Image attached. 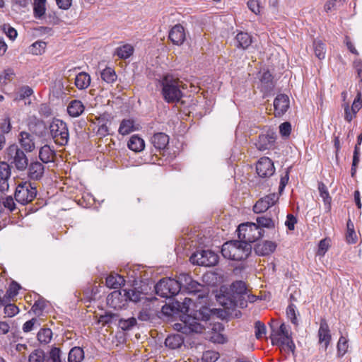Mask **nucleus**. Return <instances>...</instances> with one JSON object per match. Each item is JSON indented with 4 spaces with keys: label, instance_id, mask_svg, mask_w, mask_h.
<instances>
[{
    "label": "nucleus",
    "instance_id": "f257e3e1",
    "mask_svg": "<svg viewBox=\"0 0 362 362\" xmlns=\"http://www.w3.org/2000/svg\"><path fill=\"white\" fill-rule=\"evenodd\" d=\"M161 313L168 317L179 315L182 323L175 324L177 329L183 334L202 333L205 324L212 315V310L202 306L199 310H191L186 303L173 301L162 306Z\"/></svg>",
    "mask_w": 362,
    "mask_h": 362
},
{
    "label": "nucleus",
    "instance_id": "f03ea898",
    "mask_svg": "<svg viewBox=\"0 0 362 362\" xmlns=\"http://www.w3.org/2000/svg\"><path fill=\"white\" fill-rule=\"evenodd\" d=\"M251 251V245L239 239L226 242L222 245L221 252L226 259L242 261L249 257Z\"/></svg>",
    "mask_w": 362,
    "mask_h": 362
},
{
    "label": "nucleus",
    "instance_id": "7ed1b4c3",
    "mask_svg": "<svg viewBox=\"0 0 362 362\" xmlns=\"http://www.w3.org/2000/svg\"><path fill=\"white\" fill-rule=\"evenodd\" d=\"M178 284L180 291L182 290L189 295L196 296L198 299L207 297L209 292L208 286L199 284L188 274H180L178 276Z\"/></svg>",
    "mask_w": 362,
    "mask_h": 362
},
{
    "label": "nucleus",
    "instance_id": "20e7f679",
    "mask_svg": "<svg viewBox=\"0 0 362 362\" xmlns=\"http://www.w3.org/2000/svg\"><path fill=\"white\" fill-rule=\"evenodd\" d=\"M269 326L272 329L270 339L272 344L286 346L289 351L293 352L296 346L287 326L284 323H281L277 329V322L274 320H271Z\"/></svg>",
    "mask_w": 362,
    "mask_h": 362
},
{
    "label": "nucleus",
    "instance_id": "39448f33",
    "mask_svg": "<svg viewBox=\"0 0 362 362\" xmlns=\"http://www.w3.org/2000/svg\"><path fill=\"white\" fill-rule=\"evenodd\" d=\"M162 94L168 103H177L182 97L180 82L172 77L165 76L162 81Z\"/></svg>",
    "mask_w": 362,
    "mask_h": 362
},
{
    "label": "nucleus",
    "instance_id": "423d86ee",
    "mask_svg": "<svg viewBox=\"0 0 362 362\" xmlns=\"http://www.w3.org/2000/svg\"><path fill=\"white\" fill-rule=\"evenodd\" d=\"M237 232L238 239L251 245L252 243L263 237L264 230L259 228L255 223L247 222L240 224Z\"/></svg>",
    "mask_w": 362,
    "mask_h": 362
},
{
    "label": "nucleus",
    "instance_id": "0eeeda50",
    "mask_svg": "<svg viewBox=\"0 0 362 362\" xmlns=\"http://www.w3.org/2000/svg\"><path fill=\"white\" fill-rule=\"evenodd\" d=\"M246 284L243 281H236L233 282L230 288V291L227 293V298L230 302V305L234 307L244 308L247 306Z\"/></svg>",
    "mask_w": 362,
    "mask_h": 362
},
{
    "label": "nucleus",
    "instance_id": "6e6552de",
    "mask_svg": "<svg viewBox=\"0 0 362 362\" xmlns=\"http://www.w3.org/2000/svg\"><path fill=\"white\" fill-rule=\"evenodd\" d=\"M37 192V187L35 183H31L30 181H21L17 185L14 197L16 202L25 205L34 200Z\"/></svg>",
    "mask_w": 362,
    "mask_h": 362
},
{
    "label": "nucleus",
    "instance_id": "1a4fd4ad",
    "mask_svg": "<svg viewBox=\"0 0 362 362\" xmlns=\"http://www.w3.org/2000/svg\"><path fill=\"white\" fill-rule=\"evenodd\" d=\"M49 134L54 143L59 146H65L69 139V133L66 122L54 119L49 127Z\"/></svg>",
    "mask_w": 362,
    "mask_h": 362
},
{
    "label": "nucleus",
    "instance_id": "9d476101",
    "mask_svg": "<svg viewBox=\"0 0 362 362\" xmlns=\"http://www.w3.org/2000/svg\"><path fill=\"white\" fill-rule=\"evenodd\" d=\"M154 289L156 294L162 298L173 297L180 292L178 279L163 278L154 286Z\"/></svg>",
    "mask_w": 362,
    "mask_h": 362
},
{
    "label": "nucleus",
    "instance_id": "9b49d317",
    "mask_svg": "<svg viewBox=\"0 0 362 362\" xmlns=\"http://www.w3.org/2000/svg\"><path fill=\"white\" fill-rule=\"evenodd\" d=\"M218 255L210 250H197L194 252L189 260L193 264L204 267H213L218 262Z\"/></svg>",
    "mask_w": 362,
    "mask_h": 362
},
{
    "label": "nucleus",
    "instance_id": "f8f14e48",
    "mask_svg": "<svg viewBox=\"0 0 362 362\" xmlns=\"http://www.w3.org/2000/svg\"><path fill=\"white\" fill-rule=\"evenodd\" d=\"M8 160L14 164L17 170L22 171L28 166V159L23 150L12 144L6 149Z\"/></svg>",
    "mask_w": 362,
    "mask_h": 362
},
{
    "label": "nucleus",
    "instance_id": "ddd939ff",
    "mask_svg": "<svg viewBox=\"0 0 362 362\" xmlns=\"http://www.w3.org/2000/svg\"><path fill=\"white\" fill-rule=\"evenodd\" d=\"M256 172L262 178L269 177L274 175L275 168L274 163L268 157L261 158L256 164Z\"/></svg>",
    "mask_w": 362,
    "mask_h": 362
},
{
    "label": "nucleus",
    "instance_id": "4468645a",
    "mask_svg": "<svg viewBox=\"0 0 362 362\" xmlns=\"http://www.w3.org/2000/svg\"><path fill=\"white\" fill-rule=\"evenodd\" d=\"M126 290H115L107 297V304L114 309H121L127 303Z\"/></svg>",
    "mask_w": 362,
    "mask_h": 362
},
{
    "label": "nucleus",
    "instance_id": "2eb2a0df",
    "mask_svg": "<svg viewBox=\"0 0 362 362\" xmlns=\"http://www.w3.org/2000/svg\"><path fill=\"white\" fill-rule=\"evenodd\" d=\"M279 195L276 193L269 194L259 199L253 206L255 214L265 212L269 207L274 206L279 200Z\"/></svg>",
    "mask_w": 362,
    "mask_h": 362
},
{
    "label": "nucleus",
    "instance_id": "dca6fc26",
    "mask_svg": "<svg viewBox=\"0 0 362 362\" xmlns=\"http://www.w3.org/2000/svg\"><path fill=\"white\" fill-rule=\"evenodd\" d=\"M276 139V136L272 131H268L266 134H261L258 136V139L255 143L256 148L259 151H265L272 148L274 146V143Z\"/></svg>",
    "mask_w": 362,
    "mask_h": 362
},
{
    "label": "nucleus",
    "instance_id": "f3484780",
    "mask_svg": "<svg viewBox=\"0 0 362 362\" xmlns=\"http://www.w3.org/2000/svg\"><path fill=\"white\" fill-rule=\"evenodd\" d=\"M185 28L181 24L174 25L169 31L168 38L175 45H181L185 40Z\"/></svg>",
    "mask_w": 362,
    "mask_h": 362
},
{
    "label": "nucleus",
    "instance_id": "a211bd4d",
    "mask_svg": "<svg viewBox=\"0 0 362 362\" xmlns=\"http://www.w3.org/2000/svg\"><path fill=\"white\" fill-rule=\"evenodd\" d=\"M274 114L276 117L284 115L289 107V98L285 94L278 95L274 101Z\"/></svg>",
    "mask_w": 362,
    "mask_h": 362
},
{
    "label": "nucleus",
    "instance_id": "6ab92c4d",
    "mask_svg": "<svg viewBox=\"0 0 362 362\" xmlns=\"http://www.w3.org/2000/svg\"><path fill=\"white\" fill-rule=\"evenodd\" d=\"M30 131L38 137H45L48 134L47 127L45 122L33 117L32 121L29 124Z\"/></svg>",
    "mask_w": 362,
    "mask_h": 362
},
{
    "label": "nucleus",
    "instance_id": "aec40b11",
    "mask_svg": "<svg viewBox=\"0 0 362 362\" xmlns=\"http://www.w3.org/2000/svg\"><path fill=\"white\" fill-rule=\"evenodd\" d=\"M277 247L275 242L265 240L255 245V252L259 256H267L273 253Z\"/></svg>",
    "mask_w": 362,
    "mask_h": 362
},
{
    "label": "nucleus",
    "instance_id": "412c9836",
    "mask_svg": "<svg viewBox=\"0 0 362 362\" xmlns=\"http://www.w3.org/2000/svg\"><path fill=\"white\" fill-rule=\"evenodd\" d=\"M319 343L320 344L324 343V347L326 350L331 341L332 336L328 324L325 319L320 320V328L318 330Z\"/></svg>",
    "mask_w": 362,
    "mask_h": 362
},
{
    "label": "nucleus",
    "instance_id": "4be33fe9",
    "mask_svg": "<svg viewBox=\"0 0 362 362\" xmlns=\"http://www.w3.org/2000/svg\"><path fill=\"white\" fill-rule=\"evenodd\" d=\"M28 167V176L30 180H40L43 177L45 166L42 163L35 161L32 162Z\"/></svg>",
    "mask_w": 362,
    "mask_h": 362
},
{
    "label": "nucleus",
    "instance_id": "5701e85b",
    "mask_svg": "<svg viewBox=\"0 0 362 362\" xmlns=\"http://www.w3.org/2000/svg\"><path fill=\"white\" fill-rule=\"evenodd\" d=\"M151 142L156 151L164 150L169 144V136L163 132H158L153 135Z\"/></svg>",
    "mask_w": 362,
    "mask_h": 362
},
{
    "label": "nucleus",
    "instance_id": "b1692460",
    "mask_svg": "<svg viewBox=\"0 0 362 362\" xmlns=\"http://www.w3.org/2000/svg\"><path fill=\"white\" fill-rule=\"evenodd\" d=\"M11 176V168L6 162L0 163V192L8 189V180Z\"/></svg>",
    "mask_w": 362,
    "mask_h": 362
},
{
    "label": "nucleus",
    "instance_id": "393cba45",
    "mask_svg": "<svg viewBox=\"0 0 362 362\" xmlns=\"http://www.w3.org/2000/svg\"><path fill=\"white\" fill-rule=\"evenodd\" d=\"M183 344L184 337L182 334L179 333L170 334L165 340V346L170 349H179Z\"/></svg>",
    "mask_w": 362,
    "mask_h": 362
},
{
    "label": "nucleus",
    "instance_id": "a878e982",
    "mask_svg": "<svg viewBox=\"0 0 362 362\" xmlns=\"http://www.w3.org/2000/svg\"><path fill=\"white\" fill-rule=\"evenodd\" d=\"M85 107L83 103L78 100H72L67 107V112L72 117L80 116L84 111Z\"/></svg>",
    "mask_w": 362,
    "mask_h": 362
},
{
    "label": "nucleus",
    "instance_id": "bb28decb",
    "mask_svg": "<svg viewBox=\"0 0 362 362\" xmlns=\"http://www.w3.org/2000/svg\"><path fill=\"white\" fill-rule=\"evenodd\" d=\"M235 40L236 47L243 49H247L252 42V37L247 33L244 32L238 33Z\"/></svg>",
    "mask_w": 362,
    "mask_h": 362
},
{
    "label": "nucleus",
    "instance_id": "cd10ccee",
    "mask_svg": "<svg viewBox=\"0 0 362 362\" xmlns=\"http://www.w3.org/2000/svg\"><path fill=\"white\" fill-rule=\"evenodd\" d=\"M20 136L19 142L22 148H23L26 151H33L35 148V143L32 135L26 132H21L20 133Z\"/></svg>",
    "mask_w": 362,
    "mask_h": 362
},
{
    "label": "nucleus",
    "instance_id": "c85d7f7f",
    "mask_svg": "<svg viewBox=\"0 0 362 362\" xmlns=\"http://www.w3.org/2000/svg\"><path fill=\"white\" fill-rule=\"evenodd\" d=\"M273 78V76L268 70L264 71L261 74L259 81L262 88H264L265 91L271 90L274 87Z\"/></svg>",
    "mask_w": 362,
    "mask_h": 362
},
{
    "label": "nucleus",
    "instance_id": "c756f323",
    "mask_svg": "<svg viewBox=\"0 0 362 362\" xmlns=\"http://www.w3.org/2000/svg\"><path fill=\"white\" fill-rule=\"evenodd\" d=\"M55 156L54 150L51 149L49 145L42 146L39 151V158L44 163H48L53 160V157Z\"/></svg>",
    "mask_w": 362,
    "mask_h": 362
},
{
    "label": "nucleus",
    "instance_id": "7c9ffc66",
    "mask_svg": "<svg viewBox=\"0 0 362 362\" xmlns=\"http://www.w3.org/2000/svg\"><path fill=\"white\" fill-rule=\"evenodd\" d=\"M127 146L132 151L140 152L144 148L145 143L141 137L137 135H133L129 139Z\"/></svg>",
    "mask_w": 362,
    "mask_h": 362
},
{
    "label": "nucleus",
    "instance_id": "2f4dec72",
    "mask_svg": "<svg viewBox=\"0 0 362 362\" xmlns=\"http://www.w3.org/2000/svg\"><path fill=\"white\" fill-rule=\"evenodd\" d=\"M90 83V76L86 72H81L75 78L76 86L81 90L86 89Z\"/></svg>",
    "mask_w": 362,
    "mask_h": 362
},
{
    "label": "nucleus",
    "instance_id": "473e14b6",
    "mask_svg": "<svg viewBox=\"0 0 362 362\" xmlns=\"http://www.w3.org/2000/svg\"><path fill=\"white\" fill-rule=\"evenodd\" d=\"M124 281V278L117 274H110L105 280L107 286L112 288L120 287Z\"/></svg>",
    "mask_w": 362,
    "mask_h": 362
},
{
    "label": "nucleus",
    "instance_id": "72a5a7b5",
    "mask_svg": "<svg viewBox=\"0 0 362 362\" xmlns=\"http://www.w3.org/2000/svg\"><path fill=\"white\" fill-rule=\"evenodd\" d=\"M46 0H34L33 14L36 18L40 19L45 15Z\"/></svg>",
    "mask_w": 362,
    "mask_h": 362
},
{
    "label": "nucleus",
    "instance_id": "f704fd0d",
    "mask_svg": "<svg viewBox=\"0 0 362 362\" xmlns=\"http://www.w3.org/2000/svg\"><path fill=\"white\" fill-rule=\"evenodd\" d=\"M84 358V352L82 348L75 346L72 348L68 356L69 362H81Z\"/></svg>",
    "mask_w": 362,
    "mask_h": 362
},
{
    "label": "nucleus",
    "instance_id": "c9c22d12",
    "mask_svg": "<svg viewBox=\"0 0 362 362\" xmlns=\"http://www.w3.org/2000/svg\"><path fill=\"white\" fill-rule=\"evenodd\" d=\"M134 122L133 119H124L119 125L118 132L122 135H127L134 132Z\"/></svg>",
    "mask_w": 362,
    "mask_h": 362
},
{
    "label": "nucleus",
    "instance_id": "e433bc0d",
    "mask_svg": "<svg viewBox=\"0 0 362 362\" xmlns=\"http://www.w3.org/2000/svg\"><path fill=\"white\" fill-rule=\"evenodd\" d=\"M151 303L146 305L138 314V319L141 321H149L154 317L156 312L150 307Z\"/></svg>",
    "mask_w": 362,
    "mask_h": 362
},
{
    "label": "nucleus",
    "instance_id": "4c0bfd02",
    "mask_svg": "<svg viewBox=\"0 0 362 362\" xmlns=\"http://www.w3.org/2000/svg\"><path fill=\"white\" fill-rule=\"evenodd\" d=\"M256 226H258L259 228H275V220L267 215L259 216L256 218Z\"/></svg>",
    "mask_w": 362,
    "mask_h": 362
},
{
    "label": "nucleus",
    "instance_id": "58836bf2",
    "mask_svg": "<svg viewBox=\"0 0 362 362\" xmlns=\"http://www.w3.org/2000/svg\"><path fill=\"white\" fill-rule=\"evenodd\" d=\"M35 296L37 298V299L35 300V303L32 306L31 310L35 313V315L39 316L42 315L43 310H45L47 305V301L40 296L37 294H36Z\"/></svg>",
    "mask_w": 362,
    "mask_h": 362
},
{
    "label": "nucleus",
    "instance_id": "ea45409f",
    "mask_svg": "<svg viewBox=\"0 0 362 362\" xmlns=\"http://www.w3.org/2000/svg\"><path fill=\"white\" fill-rule=\"evenodd\" d=\"M318 190L325 204L327 206V209L329 210L331 209L332 198L329 196L327 186L323 182H320L318 183Z\"/></svg>",
    "mask_w": 362,
    "mask_h": 362
},
{
    "label": "nucleus",
    "instance_id": "a19ab883",
    "mask_svg": "<svg viewBox=\"0 0 362 362\" xmlns=\"http://www.w3.org/2000/svg\"><path fill=\"white\" fill-rule=\"evenodd\" d=\"M134 48L131 45L126 44L117 48L115 54L121 59H127L133 54Z\"/></svg>",
    "mask_w": 362,
    "mask_h": 362
},
{
    "label": "nucleus",
    "instance_id": "79ce46f5",
    "mask_svg": "<svg viewBox=\"0 0 362 362\" xmlns=\"http://www.w3.org/2000/svg\"><path fill=\"white\" fill-rule=\"evenodd\" d=\"M52 337V331L49 328H42L37 334V340L41 344H48Z\"/></svg>",
    "mask_w": 362,
    "mask_h": 362
},
{
    "label": "nucleus",
    "instance_id": "37998d69",
    "mask_svg": "<svg viewBox=\"0 0 362 362\" xmlns=\"http://www.w3.org/2000/svg\"><path fill=\"white\" fill-rule=\"evenodd\" d=\"M143 291H139V290L136 288H134L132 289L126 290L125 293L127 294V300H131L134 303L139 302L144 299V296H142Z\"/></svg>",
    "mask_w": 362,
    "mask_h": 362
},
{
    "label": "nucleus",
    "instance_id": "c03bdc74",
    "mask_svg": "<svg viewBox=\"0 0 362 362\" xmlns=\"http://www.w3.org/2000/svg\"><path fill=\"white\" fill-rule=\"evenodd\" d=\"M101 78L105 82L113 83L117 79V75L115 70L110 67H106L100 74Z\"/></svg>",
    "mask_w": 362,
    "mask_h": 362
},
{
    "label": "nucleus",
    "instance_id": "a18cd8bd",
    "mask_svg": "<svg viewBox=\"0 0 362 362\" xmlns=\"http://www.w3.org/2000/svg\"><path fill=\"white\" fill-rule=\"evenodd\" d=\"M347 232L346 239L348 243L354 244L356 243L357 237L354 230V226L352 221L349 219L346 223Z\"/></svg>",
    "mask_w": 362,
    "mask_h": 362
},
{
    "label": "nucleus",
    "instance_id": "49530a36",
    "mask_svg": "<svg viewBox=\"0 0 362 362\" xmlns=\"http://www.w3.org/2000/svg\"><path fill=\"white\" fill-rule=\"evenodd\" d=\"M314 52L316 57L322 59L325 57V45L321 40H315L313 42Z\"/></svg>",
    "mask_w": 362,
    "mask_h": 362
},
{
    "label": "nucleus",
    "instance_id": "de8ad7c7",
    "mask_svg": "<svg viewBox=\"0 0 362 362\" xmlns=\"http://www.w3.org/2000/svg\"><path fill=\"white\" fill-rule=\"evenodd\" d=\"M136 325V320L135 317H130L127 320L120 318L118 322L119 327L123 330L131 329Z\"/></svg>",
    "mask_w": 362,
    "mask_h": 362
},
{
    "label": "nucleus",
    "instance_id": "09e8293b",
    "mask_svg": "<svg viewBox=\"0 0 362 362\" xmlns=\"http://www.w3.org/2000/svg\"><path fill=\"white\" fill-rule=\"evenodd\" d=\"M45 361V353L42 349L33 351L29 356V362H44Z\"/></svg>",
    "mask_w": 362,
    "mask_h": 362
},
{
    "label": "nucleus",
    "instance_id": "8fccbe9b",
    "mask_svg": "<svg viewBox=\"0 0 362 362\" xmlns=\"http://www.w3.org/2000/svg\"><path fill=\"white\" fill-rule=\"evenodd\" d=\"M46 42L42 41H38L33 43L30 48L32 54L35 55H40L45 52L46 48Z\"/></svg>",
    "mask_w": 362,
    "mask_h": 362
},
{
    "label": "nucleus",
    "instance_id": "3c124183",
    "mask_svg": "<svg viewBox=\"0 0 362 362\" xmlns=\"http://www.w3.org/2000/svg\"><path fill=\"white\" fill-rule=\"evenodd\" d=\"M219 358V354L214 351H206L203 353L202 362H216Z\"/></svg>",
    "mask_w": 362,
    "mask_h": 362
},
{
    "label": "nucleus",
    "instance_id": "603ef678",
    "mask_svg": "<svg viewBox=\"0 0 362 362\" xmlns=\"http://www.w3.org/2000/svg\"><path fill=\"white\" fill-rule=\"evenodd\" d=\"M255 334L257 339H259L266 334V326L259 320L255 322Z\"/></svg>",
    "mask_w": 362,
    "mask_h": 362
},
{
    "label": "nucleus",
    "instance_id": "864d4df0",
    "mask_svg": "<svg viewBox=\"0 0 362 362\" xmlns=\"http://www.w3.org/2000/svg\"><path fill=\"white\" fill-rule=\"evenodd\" d=\"M139 290V291H143L142 296H144V299L148 303H151L152 304L154 303L157 300L156 297H148L147 295L148 293V291L151 290V288L148 287V284H141L139 287H136Z\"/></svg>",
    "mask_w": 362,
    "mask_h": 362
},
{
    "label": "nucleus",
    "instance_id": "5fc2aeb1",
    "mask_svg": "<svg viewBox=\"0 0 362 362\" xmlns=\"http://www.w3.org/2000/svg\"><path fill=\"white\" fill-rule=\"evenodd\" d=\"M0 134H8L11 130V119L8 115L6 116L0 122Z\"/></svg>",
    "mask_w": 362,
    "mask_h": 362
},
{
    "label": "nucleus",
    "instance_id": "6e6d98bb",
    "mask_svg": "<svg viewBox=\"0 0 362 362\" xmlns=\"http://www.w3.org/2000/svg\"><path fill=\"white\" fill-rule=\"evenodd\" d=\"M118 315L112 313H105V315H100L99 317V322L103 325H108L112 322L113 320H116Z\"/></svg>",
    "mask_w": 362,
    "mask_h": 362
},
{
    "label": "nucleus",
    "instance_id": "4d7b16f0",
    "mask_svg": "<svg viewBox=\"0 0 362 362\" xmlns=\"http://www.w3.org/2000/svg\"><path fill=\"white\" fill-rule=\"evenodd\" d=\"M295 308L296 306L293 304H290L286 308V315L293 325H298V320Z\"/></svg>",
    "mask_w": 362,
    "mask_h": 362
},
{
    "label": "nucleus",
    "instance_id": "13d9d810",
    "mask_svg": "<svg viewBox=\"0 0 362 362\" xmlns=\"http://www.w3.org/2000/svg\"><path fill=\"white\" fill-rule=\"evenodd\" d=\"M21 288L19 284L15 281H12L9 285L8 289L6 291V293L8 296L13 298L17 296Z\"/></svg>",
    "mask_w": 362,
    "mask_h": 362
},
{
    "label": "nucleus",
    "instance_id": "bf43d9fd",
    "mask_svg": "<svg viewBox=\"0 0 362 362\" xmlns=\"http://www.w3.org/2000/svg\"><path fill=\"white\" fill-rule=\"evenodd\" d=\"M39 114L45 117H49L52 115V110L47 103H42L38 107Z\"/></svg>",
    "mask_w": 362,
    "mask_h": 362
},
{
    "label": "nucleus",
    "instance_id": "052dcab7",
    "mask_svg": "<svg viewBox=\"0 0 362 362\" xmlns=\"http://www.w3.org/2000/svg\"><path fill=\"white\" fill-rule=\"evenodd\" d=\"M19 312L18 308L14 304H6L4 308V313L8 317H12Z\"/></svg>",
    "mask_w": 362,
    "mask_h": 362
},
{
    "label": "nucleus",
    "instance_id": "680f3d73",
    "mask_svg": "<svg viewBox=\"0 0 362 362\" xmlns=\"http://www.w3.org/2000/svg\"><path fill=\"white\" fill-rule=\"evenodd\" d=\"M346 0H330L327 1L325 5V10L326 12H329L332 8L339 7L341 6Z\"/></svg>",
    "mask_w": 362,
    "mask_h": 362
},
{
    "label": "nucleus",
    "instance_id": "e2e57ef3",
    "mask_svg": "<svg viewBox=\"0 0 362 362\" xmlns=\"http://www.w3.org/2000/svg\"><path fill=\"white\" fill-rule=\"evenodd\" d=\"M3 30L6 35L12 40H15L17 37V31L15 28L10 26L8 24H4L3 25Z\"/></svg>",
    "mask_w": 362,
    "mask_h": 362
},
{
    "label": "nucleus",
    "instance_id": "0e129e2a",
    "mask_svg": "<svg viewBox=\"0 0 362 362\" xmlns=\"http://www.w3.org/2000/svg\"><path fill=\"white\" fill-rule=\"evenodd\" d=\"M61 350L59 348L53 347L49 351V359L52 362H62L60 358Z\"/></svg>",
    "mask_w": 362,
    "mask_h": 362
},
{
    "label": "nucleus",
    "instance_id": "69168bd1",
    "mask_svg": "<svg viewBox=\"0 0 362 362\" xmlns=\"http://www.w3.org/2000/svg\"><path fill=\"white\" fill-rule=\"evenodd\" d=\"M348 348L347 341L343 337L339 338V340L337 344V351L339 354L343 356Z\"/></svg>",
    "mask_w": 362,
    "mask_h": 362
},
{
    "label": "nucleus",
    "instance_id": "338daca9",
    "mask_svg": "<svg viewBox=\"0 0 362 362\" xmlns=\"http://www.w3.org/2000/svg\"><path fill=\"white\" fill-rule=\"evenodd\" d=\"M280 134L283 136H288L291 132V125L290 122H285L279 126Z\"/></svg>",
    "mask_w": 362,
    "mask_h": 362
},
{
    "label": "nucleus",
    "instance_id": "774afa93",
    "mask_svg": "<svg viewBox=\"0 0 362 362\" xmlns=\"http://www.w3.org/2000/svg\"><path fill=\"white\" fill-rule=\"evenodd\" d=\"M362 107V100L361 99V94L358 93L357 97L354 99L351 105V112L356 115L357 112Z\"/></svg>",
    "mask_w": 362,
    "mask_h": 362
}]
</instances>
